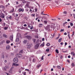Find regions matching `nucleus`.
<instances>
[{"mask_svg": "<svg viewBox=\"0 0 75 75\" xmlns=\"http://www.w3.org/2000/svg\"><path fill=\"white\" fill-rule=\"evenodd\" d=\"M13 61L15 63H17L18 62V59L17 57H15Z\"/></svg>", "mask_w": 75, "mask_h": 75, "instance_id": "1", "label": "nucleus"}, {"mask_svg": "<svg viewBox=\"0 0 75 75\" xmlns=\"http://www.w3.org/2000/svg\"><path fill=\"white\" fill-rule=\"evenodd\" d=\"M39 45H40V44L39 43L35 45V49H38L39 47Z\"/></svg>", "mask_w": 75, "mask_h": 75, "instance_id": "2", "label": "nucleus"}, {"mask_svg": "<svg viewBox=\"0 0 75 75\" xmlns=\"http://www.w3.org/2000/svg\"><path fill=\"white\" fill-rule=\"evenodd\" d=\"M9 67L8 66H6L4 68V70L5 71H7L8 69H9Z\"/></svg>", "mask_w": 75, "mask_h": 75, "instance_id": "3", "label": "nucleus"}, {"mask_svg": "<svg viewBox=\"0 0 75 75\" xmlns=\"http://www.w3.org/2000/svg\"><path fill=\"white\" fill-rule=\"evenodd\" d=\"M0 17L2 18H5L4 15L3 13L0 14Z\"/></svg>", "mask_w": 75, "mask_h": 75, "instance_id": "4", "label": "nucleus"}, {"mask_svg": "<svg viewBox=\"0 0 75 75\" xmlns=\"http://www.w3.org/2000/svg\"><path fill=\"white\" fill-rule=\"evenodd\" d=\"M16 56L18 57H22V55L21 54H16Z\"/></svg>", "mask_w": 75, "mask_h": 75, "instance_id": "5", "label": "nucleus"}, {"mask_svg": "<svg viewBox=\"0 0 75 75\" xmlns=\"http://www.w3.org/2000/svg\"><path fill=\"white\" fill-rule=\"evenodd\" d=\"M25 38H28V39L29 40L32 38L31 36L29 35L26 36Z\"/></svg>", "mask_w": 75, "mask_h": 75, "instance_id": "6", "label": "nucleus"}, {"mask_svg": "<svg viewBox=\"0 0 75 75\" xmlns=\"http://www.w3.org/2000/svg\"><path fill=\"white\" fill-rule=\"evenodd\" d=\"M13 68V67H11V68L10 69V70L9 71V72L11 73H12V72Z\"/></svg>", "mask_w": 75, "mask_h": 75, "instance_id": "7", "label": "nucleus"}, {"mask_svg": "<svg viewBox=\"0 0 75 75\" xmlns=\"http://www.w3.org/2000/svg\"><path fill=\"white\" fill-rule=\"evenodd\" d=\"M46 30L49 31L50 30V25H48L47 26L46 28Z\"/></svg>", "mask_w": 75, "mask_h": 75, "instance_id": "8", "label": "nucleus"}, {"mask_svg": "<svg viewBox=\"0 0 75 75\" xmlns=\"http://www.w3.org/2000/svg\"><path fill=\"white\" fill-rule=\"evenodd\" d=\"M18 11L19 12L22 11V12H23L24 11V10L23 9L20 8L19 9Z\"/></svg>", "mask_w": 75, "mask_h": 75, "instance_id": "9", "label": "nucleus"}, {"mask_svg": "<svg viewBox=\"0 0 75 75\" xmlns=\"http://www.w3.org/2000/svg\"><path fill=\"white\" fill-rule=\"evenodd\" d=\"M13 66H18L19 65V64H16L15 63H13L12 64Z\"/></svg>", "mask_w": 75, "mask_h": 75, "instance_id": "10", "label": "nucleus"}, {"mask_svg": "<svg viewBox=\"0 0 75 75\" xmlns=\"http://www.w3.org/2000/svg\"><path fill=\"white\" fill-rule=\"evenodd\" d=\"M71 55H73V57L75 56V54L74 53V52H71Z\"/></svg>", "mask_w": 75, "mask_h": 75, "instance_id": "11", "label": "nucleus"}, {"mask_svg": "<svg viewBox=\"0 0 75 75\" xmlns=\"http://www.w3.org/2000/svg\"><path fill=\"white\" fill-rule=\"evenodd\" d=\"M0 8H2L3 9H5V6H3L2 5H0Z\"/></svg>", "mask_w": 75, "mask_h": 75, "instance_id": "12", "label": "nucleus"}, {"mask_svg": "<svg viewBox=\"0 0 75 75\" xmlns=\"http://www.w3.org/2000/svg\"><path fill=\"white\" fill-rule=\"evenodd\" d=\"M13 36L12 35H11L10 36V40L11 41H12L13 39Z\"/></svg>", "mask_w": 75, "mask_h": 75, "instance_id": "13", "label": "nucleus"}, {"mask_svg": "<svg viewBox=\"0 0 75 75\" xmlns=\"http://www.w3.org/2000/svg\"><path fill=\"white\" fill-rule=\"evenodd\" d=\"M62 38H60V39H59L58 40V42L60 43L62 42Z\"/></svg>", "mask_w": 75, "mask_h": 75, "instance_id": "14", "label": "nucleus"}, {"mask_svg": "<svg viewBox=\"0 0 75 75\" xmlns=\"http://www.w3.org/2000/svg\"><path fill=\"white\" fill-rule=\"evenodd\" d=\"M10 48V46H9V45H7L6 47V49L9 50Z\"/></svg>", "mask_w": 75, "mask_h": 75, "instance_id": "15", "label": "nucleus"}, {"mask_svg": "<svg viewBox=\"0 0 75 75\" xmlns=\"http://www.w3.org/2000/svg\"><path fill=\"white\" fill-rule=\"evenodd\" d=\"M14 11V9L13 8L11 9V11H10L11 13H13Z\"/></svg>", "mask_w": 75, "mask_h": 75, "instance_id": "16", "label": "nucleus"}, {"mask_svg": "<svg viewBox=\"0 0 75 75\" xmlns=\"http://www.w3.org/2000/svg\"><path fill=\"white\" fill-rule=\"evenodd\" d=\"M3 37H4L5 38H6L7 37V36L6 35L4 34V35H3Z\"/></svg>", "mask_w": 75, "mask_h": 75, "instance_id": "17", "label": "nucleus"}, {"mask_svg": "<svg viewBox=\"0 0 75 75\" xmlns=\"http://www.w3.org/2000/svg\"><path fill=\"white\" fill-rule=\"evenodd\" d=\"M12 18V17L11 16H10L9 17H8V19H9V20H11Z\"/></svg>", "mask_w": 75, "mask_h": 75, "instance_id": "18", "label": "nucleus"}, {"mask_svg": "<svg viewBox=\"0 0 75 75\" xmlns=\"http://www.w3.org/2000/svg\"><path fill=\"white\" fill-rule=\"evenodd\" d=\"M19 41V39L18 38H17L16 39V42H18Z\"/></svg>", "mask_w": 75, "mask_h": 75, "instance_id": "19", "label": "nucleus"}, {"mask_svg": "<svg viewBox=\"0 0 75 75\" xmlns=\"http://www.w3.org/2000/svg\"><path fill=\"white\" fill-rule=\"evenodd\" d=\"M36 61V59H35L34 58L33 59V62H35Z\"/></svg>", "mask_w": 75, "mask_h": 75, "instance_id": "20", "label": "nucleus"}, {"mask_svg": "<svg viewBox=\"0 0 75 75\" xmlns=\"http://www.w3.org/2000/svg\"><path fill=\"white\" fill-rule=\"evenodd\" d=\"M46 45L47 46L49 47L50 46V44L49 43H47Z\"/></svg>", "mask_w": 75, "mask_h": 75, "instance_id": "21", "label": "nucleus"}, {"mask_svg": "<svg viewBox=\"0 0 75 75\" xmlns=\"http://www.w3.org/2000/svg\"><path fill=\"white\" fill-rule=\"evenodd\" d=\"M27 42V40H24L23 41V43L24 44H26V42Z\"/></svg>", "mask_w": 75, "mask_h": 75, "instance_id": "22", "label": "nucleus"}, {"mask_svg": "<svg viewBox=\"0 0 75 75\" xmlns=\"http://www.w3.org/2000/svg\"><path fill=\"white\" fill-rule=\"evenodd\" d=\"M41 66V64H40L39 65H38V66H37V68H39Z\"/></svg>", "mask_w": 75, "mask_h": 75, "instance_id": "23", "label": "nucleus"}, {"mask_svg": "<svg viewBox=\"0 0 75 75\" xmlns=\"http://www.w3.org/2000/svg\"><path fill=\"white\" fill-rule=\"evenodd\" d=\"M23 50H21L20 51V53H23Z\"/></svg>", "mask_w": 75, "mask_h": 75, "instance_id": "24", "label": "nucleus"}, {"mask_svg": "<svg viewBox=\"0 0 75 75\" xmlns=\"http://www.w3.org/2000/svg\"><path fill=\"white\" fill-rule=\"evenodd\" d=\"M44 45H45V44H44V43H43V44H41L40 45V46L41 47H44Z\"/></svg>", "mask_w": 75, "mask_h": 75, "instance_id": "25", "label": "nucleus"}, {"mask_svg": "<svg viewBox=\"0 0 75 75\" xmlns=\"http://www.w3.org/2000/svg\"><path fill=\"white\" fill-rule=\"evenodd\" d=\"M74 66H75V64H74V63L73 62L72 64H71V66L73 67H74Z\"/></svg>", "mask_w": 75, "mask_h": 75, "instance_id": "26", "label": "nucleus"}, {"mask_svg": "<svg viewBox=\"0 0 75 75\" xmlns=\"http://www.w3.org/2000/svg\"><path fill=\"white\" fill-rule=\"evenodd\" d=\"M10 42V41L9 40H7L6 41V43L7 44H8Z\"/></svg>", "mask_w": 75, "mask_h": 75, "instance_id": "27", "label": "nucleus"}, {"mask_svg": "<svg viewBox=\"0 0 75 75\" xmlns=\"http://www.w3.org/2000/svg\"><path fill=\"white\" fill-rule=\"evenodd\" d=\"M57 68H58V69H61V66H57Z\"/></svg>", "mask_w": 75, "mask_h": 75, "instance_id": "28", "label": "nucleus"}, {"mask_svg": "<svg viewBox=\"0 0 75 75\" xmlns=\"http://www.w3.org/2000/svg\"><path fill=\"white\" fill-rule=\"evenodd\" d=\"M35 38L37 39H38V35H35Z\"/></svg>", "mask_w": 75, "mask_h": 75, "instance_id": "29", "label": "nucleus"}, {"mask_svg": "<svg viewBox=\"0 0 75 75\" xmlns=\"http://www.w3.org/2000/svg\"><path fill=\"white\" fill-rule=\"evenodd\" d=\"M49 50H50L49 49H47L46 50V51L47 52H49Z\"/></svg>", "mask_w": 75, "mask_h": 75, "instance_id": "30", "label": "nucleus"}, {"mask_svg": "<svg viewBox=\"0 0 75 75\" xmlns=\"http://www.w3.org/2000/svg\"><path fill=\"white\" fill-rule=\"evenodd\" d=\"M63 13H64V14H66L67 13V12L65 11H64L63 12Z\"/></svg>", "mask_w": 75, "mask_h": 75, "instance_id": "31", "label": "nucleus"}, {"mask_svg": "<svg viewBox=\"0 0 75 75\" xmlns=\"http://www.w3.org/2000/svg\"><path fill=\"white\" fill-rule=\"evenodd\" d=\"M35 14H32L31 15V17H35Z\"/></svg>", "mask_w": 75, "mask_h": 75, "instance_id": "32", "label": "nucleus"}, {"mask_svg": "<svg viewBox=\"0 0 75 75\" xmlns=\"http://www.w3.org/2000/svg\"><path fill=\"white\" fill-rule=\"evenodd\" d=\"M44 22L45 24H46L47 23V21H45Z\"/></svg>", "mask_w": 75, "mask_h": 75, "instance_id": "33", "label": "nucleus"}, {"mask_svg": "<svg viewBox=\"0 0 75 75\" xmlns=\"http://www.w3.org/2000/svg\"><path fill=\"white\" fill-rule=\"evenodd\" d=\"M74 32L73 31V34L71 35V37H73L74 35Z\"/></svg>", "mask_w": 75, "mask_h": 75, "instance_id": "34", "label": "nucleus"}, {"mask_svg": "<svg viewBox=\"0 0 75 75\" xmlns=\"http://www.w3.org/2000/svg\"><path fill=\"white\" fill-rule=\"evenodd\" d=\"M70 25L71 26H72L73 25V23H70Z\"/></svg>", "mask_w": 75, "mask_h": 75, "instance_id": "35", "label": "nucleus"}, {"mask_svg": "<svg viewBox=\"0 0 75 75\" xmlns=\"http://www.w3.org/2000/svg\"><path fill=\"white\" fill-rule=\"evenodd\" d=\"M67 22H65V23H64L63 24V26H64L65 25V24H67Z\"/></svg>", "mask_w": 75, "mask_h": 75, "instance_id": "36", "label": "nucleus"}, {"mask_svg": "<svg viewBox=\"0 0 75 75\" xmlns=\"http://www.w3.org/2000/svg\"><path fill=\"white\" fill-rule=\"evenodd\" d=\"M8 27H5L4 28V29L5 30H6V29H8Z\"/></svg>", "mask_w": 75, "mask_h": 75, "instance_id": "37", "label": "nucleus"}, {"mask_svg": "<svg viewBox=\"0 0 75 75\" xmlns=\"http://www.w3.org/2000/svg\"><path fill=\"white\" fill-rule=\"evenodd\" d=\"M55 51L57 53H59V52H58V50H55Z\"/></svg>", "mask_w": 75, "mask_h": 75, "instance_id": "38", "label": "nucleus"}, {"mask_svg": "<svg viewBox=\"0 0 75 75\" xmlns=\"http://www.w3.org/2000/svg\"><path fill=\"white\" fill-rule=\"evenodd\" d=\"M42 25H43L42 24H40L39 25V27H42Z\"/></svg>", "mask_w": 75, "mask_h": 75, "instance_id": "39", "label": "nucleus"}, {"mask_svg": "<svg viewBox=\"0 0 75 75\" xmlns=\"http://www.w3.org/2000/svg\"><path fill=\"white\" fill-rule=\"evenodd\" d=\"M28 6H29V5H28V4H26V5L25 6V7L26 8H28Z\"/></svg>", "mask_w": 75, "mask_h": 75, "instance_id": "40", "label": "nucleus"}, {"mask_svg": "<svg viewBox=\"0 0 75 75\" xmlns=\"http://www.w3.org/2000/svg\"><path fill=\"white\" fill-rule=\"evenodd\" d=\"M36 39H34L33 40V42L34 43L36 41Z\"/></svg>", "mask_w": 75, "mask_h": 75, "instance_id": "41", "label": "nucleus"}, {"mask_svg": "<svg viewBox=\"0 0 75 75\" xmlns=\"http://www.w3.org/2000/svg\"><path fill=\"white\" fill-rule=\"evenodd\" d=\"M68 43H67V42H65V46H66L67 45Z\"/></svg>", "mask_w": 75, "mask_h": 75, "instance_id": "42", "label": "nucleus"}, {"mask_svg": "<svg viewBox=\"0 0 75 75\" xmlns=\"http://www.w3.org/2000/svg\"><path fill=\"white\" fill-rule=\"evenodd\" d=\"M27 46H30V47L31 46V45H30L28 43L27 44Z\"/></svg>", "mask_w": 75, "mask_h": 75, "instance_id": "43", "label": "nucleus"}, {"mask_svg": "<svg viewBox=\"0 0 75 75\" xmlns=\"http://www.w3.org/2000/svg\"><path fill=\"white\" fill-rule=\"evenodd\" d=\"M31 73H32L31 71H29V74H31Z\"/></svg>", "mask_w": 75, "mask_h": 75, "instance_id": "44", "label": "nucleus"}, {"mask_svg": "<svg viewBox=\"0 0 75 75\" xmlns=\"http://www.w3.org/2000/svg\"><path fill=\"white\" fill-rule=\"evenodd\" d=\"M64 29H61V30H60V32H63L64 31Z\"/></svg>", "mask_w": 75, "mask_h": 75, "instance_id": "45", "label": "nucleus"}, {"mask_svg": "<svg viewBox=\"0 0 75 75\" xmlns=\"http://www.w3.org/2000/svg\"><path fill=\"white\" fill-rule=\"evenodd\" d=\"M63 44H64V43L63 42H61V43H60V45H63Z\"/></svg>", "mask_w": 75, "mask_h": 75, "instance_id": "46", "label": "nucleus"}, {"mask_svg": "<svg viewBox=\"0 0 75 75\" xmlns=\"http://www.w3.org/2000/svg\"><path fill=\"white\" fill-rule=\"evenodd\" d=\"M35 12H37V8H35Z\"/></svg>", "mask_w": 75, "mask_h": 75, "instance_id": "47", "label": "nucleus"}, {"mask_svg": "<svg viewBox=\"0 0 75 75\" xmlns=\"http://www.w3.org/2000/svg\"><path fill=\"white\" fill-rule=\"evenodd\" d=\"M23 4H25V1H23Z\"/></svg>", "mask_w": 75, "mask_h": 75, "instance_id": "48", "label": "nucleus"}, {"mask_svg": "<svg viewBox=\"0 0 75 75\" xmlns=\"http://www.w3.org/2000/svg\"><path fill=\"white\" fill-rule=\"evenodd\" d=\"M43 56H42V59H42V60H43L44 58L43 57Z\"/></svg>", "mask_w": 75, "mask_h": 75, "instance_id": "49", "label": "nucleus"}, {"mask_svg": "<svg viewBox=\"0 0 75 75\" xmlns=\"http://www.w3.org/2000/svg\"><path fill=\"white\" fill-rule=\"evenodd\" d=\"M26 72H24L23 73V75H26Z\"/></svg>", "mask_w": 75, "mask_h": 75, "instance_id": "50", "label": "nucleus"}, {"mask_svg": "<svg viewBox=\"0 0 75 75\" xmlns=\"http://www.w3.org/2000/svg\"><path fill=\"white\" fill-rule=\"evenodd\" d=\"M63 58V57L62 55H61L60 57V58L61 59H62Z\"/></svg>", "mask_w": 75, "mask_h": 75, "instance_id": "51", "label": "nucleus"}, {"mask_svg": "<svg viewBox=\"0 0 75 75\" xmlns=\"http://www.w3.org/2000/svg\"><path fill=\"white\" fill-rule=\"evenodd\" d=\"M4 42V40H3L2 41V42H1V43H3Z\"/></svg>", "mask_w": 75, "mask_h": 75, "instance_id": "52", "label": "nucleus"}, {"mask_svg": "<svg viewBox=\"0 0 75 75\" xmlns=\"http://www.w3.org/2000/svg\"><path fill=\"white\" fill-rule=\"evenodd\" d=\"M24 27H26L27 26V25L26 24L24 25Z\"/></svg>", "mask_w": 75, "mask_h": 75, "instance_id": "53", "label": "nucleus"}, {"mask_svg": "<svg viewBox=\"0 0 75 75\" xmlns=\"http://www.w3.org/2000/svg\"><path fill=\"white\" fill-rule=\"evenodd\" d=\"M33 29V26H32L31 27H30V29L31 30H32Z\"/></svg>", "mask_w": 75, "mask_h": 75, "instance_id": "54", "label": "nucleus"}, {"mask_svg": "<svg viewBox=\"0 0 75 75\" xmlns=\"http://www.w3.org/2000/svg\"><path fill=\"white\" fill-rule=\"evenodd\" d=\"M25 70L27 71H29V70L28 69H25Z\"/></svg>", "mask_w": 75, "mask_h": 75, "instance_id": "55", "label": "nucleus"}, {"mask_svg": "<svg viewBox=\"0 0 75 75\" xmlns=\"http://www.w3.org/2000/svg\"><path fill=\"white\" fill-rule=\"evenodd\" d=\"M64 35H67V33L66 32H65L64 33Z\"/></svg>", "mask_w": 75, "mask_h": 75, "instance_id": "56", "label": "nucleus"}, {"mask_svg": "<svg viewBox=\"0 0 75 75\" xmlns=\"http://www.w3.org/2000/svg\"><path fill=\"white\" fill-rule=\"evenodd\" d=\"M16 4H18V1L16 2Z\"/></svg>", "mask_w": 75, "mask_h": 75, "instance_id": "57", "label": "nucleus"}, {"mask_svg": "<svg viewBox=\"0 0 75 75\" xmlns=\"http://www.w3.org/2000/svg\"><path fill=\"white\" fill-rule=\"evenodd\" d=\"M32 9H30V10L29 11L30 12L32 13Z\"/></svg>", "mask_w": 75, "mask_h": 75, "instance_id": "58", "label": "nucleus"}, {"mask_svg": "<svg viewBox=\"0 0 75 75\" xmlns=\"http://www.w3.org/2000/svg\"><path fill=\"white\" fill-rule=\"evenodd\" d=\"M42 41H45V38H43L42 40Z\"/></svg>", "mask_w": 75, "mask_h": 75, "instance_id": "59", "label": "nucleus"}, {"mask_svg": "<svg viewBox=\"0 0 75 75\" xmlns=\"http://www.w3.org/2000/svg\"><path fill=\"white\" fill-rule=\"evenodd\" d=\"M68 58H71V56L70 55H69L68 56Z\"/></svg>", "mask_w": 75, "mask_h": 75, "instance_id": "60", "label": "nucleus"}, {"mask_svg": "<svg viewBox=\"0 0 75 75\" xmlns=\"http://www.w3.org/2000/svg\"><path fill=\"white\" fill-rule=\"evenodd\" d=\"M39 41H40L39 40H38V41H37V43H39Z\"/></svg>", "mask_w": 75, "mask_h": 75, "instance_id": "61", "label": "nucleus"}, {"mask_svg": "<svg viewBox=\"0 0 75 75\" xmlns=\"http://www.w3.org/2000/svg\"><path fill=\"white\" fill-rule=\"evenodd\" d=\"M16 17H18V15L17 14H16Z\"/></svg>", "mask_w": 75, "mask_h": 75, "instance_id": "62", "label": "nucleus"}, {"mask_svg": "<svg viewBox=\"0 0 75 75\" xmlns=\"http://www.w3.org/2000/svg\"><path fill=\"white\" fill-rule=\"evenodd\" d=\"M67 62H68V63H69V60H67Z\"/></svg>", "mask_w": 75, "mask_h": 75, "instance_id": "63", "label": "nucleus"}, {"mask_svg": "<svg viewBox=\"0 0 75 75\" xmlns=\"http://www.w3.org/2000/svg\"><path fill=\"white\" fill-rule=\"evenodd\" d=\"M70 21V20L69 19H68L67 20V21Z\"/></svg>", "mask_w": 75, "mask_h": 75, "instance_id": "64", "label": "nucleus"}]
</instances>
